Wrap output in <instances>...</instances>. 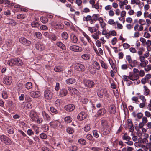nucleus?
Returning <instances> with one entry per match:
<instances>
[{
  "label": "nucleus",
  "mask_w": 151,
  "mask_h": 151,
  "mask_svg": "<svg viewBox=\"0 0 151 151\" xmlns=\"http://www.w3.org/2000/svg\"><path fill=\"white\" fill-rule=\"evenodd\" d=\"M40 29L43 30H47L48 29V27L45 25H42L40 26Z\"/></svg>",
  "instance_id": "obj_62"
},
{
  "label": "nucleus",
  "mask_w": 151,
  "mask_h": 151,
  "mask_svg": "<svg viewBox=\"0 0 151 151\" xmlns=\"http://www.w3.org/2000/svg\"><path fill=\"white\" fill-rule=\"evenodd\" d=\"M0 139L2 142L7 145H10L12 143L11 139L5 135H2L1 136Z\"/></svg>",
  "instance_id": "obj_2"
},
{
  "label": "nucleus",
  "mask_w": 151,
  "mask_h": 151,
  "mask_svg": "<svg viewBox=\"0 0 151 151\" xmlns=\"http://www.w3.org/2000/svg\"><path fill=\"white\" fill-rule=\"evenodd\" d=\"M66 131L69 134H72L74 132L73 129L70 127H68L66 129Z\"/></svg>",
  "instance_id": "obj_39"
},
{
  "label": "nucleus",
  "mask_w": 151,
  "mask_h": 151,
  "mask_svg": "<svg viewBox=\"0 0 151 151\" xmlns=\"http://www.w3.org/2000/svg\"><path fill=\"white\" fill-rule=\"evenodd\" d=\"M9 20H10V22L8 23H9L13 26H15L16 25V22L10 19H9Z\"/></svg>",
  "instance_id": "obj_58"
},
{
  "label": "nucleus",
  "mask_w": 151,
  "mask_h": 151,
  "mask_svg": "<svg viewBox=\"0 0 151 151\" xmlns=\"http://www.w3.org/2000/svg\"><path fill=\"white\" fill-rule=\"evenodd\" d=\"M68 90L70 91V92L73 94L77 93L78 92V91L75 88L68 87Z\"/></svg>",
  "instance_id": "obj_29"
},
{
  "label": "nucleus",
  "mask_w": 151,
  "mask_h": 151,
  "mask_svg": "<svg viewBox=\"0 0 151 151\" xmlns=\"http://www.w3.org/2000/svg\"><path fill=\"white\" fill-rule=\"evenodd\" d=\"M40 26L39 24L36 22H33L32 23V26L33 27H37Z\"/></svg>",
  "instance_id": "obj_41"
},
{
  "label": "nucleus",
  "mask_w": 151,
  "mask_h": 151,
  "mask_svg": "<svg viewBox=\"0 0 151 151\" xmlns=\"http://www.w3.org/2000/svg\"><path fill=\"white\" fill-rule=\"evenodd\" d=\"M126 58L129 64L132 63V60L130 55H127L126 57Z\"/></svg>",
  "instance_id": "obj_45"
},
{
  "label": "nucleus",
  "mask_w": 151,
  "mask_h": 151,
  "mask_svg": "<svg viewBox=\"0 0 151 151\" xmlns=\"http://www.w3.org/2000/svg\"><path fill=\"white\" fill-rule=\"evenodd\" d=\"M101 66L102 68H103L106 69H107L108 66L103 61H101Z\"/></svg>",
  "instance_id": "obj_42"
},
{
  "label": "nucleus",
  "mask_w": 151,
  "mask_h": 151,
  "mask_svg": "<svg viewBox=\"0 0 151 151\" xmlns=\"http://www.w3.org/2000/svg\"><path fill=\"white\" fill-rule=\"evenodd\" d=\"M145 70L147 71L148 72L151 70V65H149L145 67Z\"/></svg>",
  "instance_id": "obj_49"
},
{
  "label": "nucleus",
  "mask_w": 151,
  "mask_h": 151,
  "mask_svg": "<svg viewBox=\"0 0 151 151\" xmlns=\"http://www.w3.org/2000/svg\"><path fill=\"white\" fill-rule=\"evenodd\" d=\"M40 20L42 23L45 24L48 22V20L47 17H42L40 18Z\"/></svg>",
  "instance_id": "obj_33"
},
{
  "label": "nucleus",
  "mask_w": 151,
  "mask_h": 151,
  "mask_svg": "<svg viewBox=\"0 0 151 151\" xmlns=\"http://www.w3.org/2000/svg\"><path fill=\"white\" fill-rule=\"evenodd\" d=\"M25 16L22 14L18 15L17 16V18L19 19H23L25 18Z\"/></svg>",
  "instance_id": "obj_55"
},
{
  "label": "nucleus",
  "mask_w": 151,
  "mask_h": 151,
  "mask_svg": "<svg viewBox=\"0 0 151 151\" xmlns=\"http://www.w3.org/2000/svg\"><path fill=\"white\" fill-rule=\"evenodd\" d=\"M39 92L38 91H33L30 93V96L33 98H36L38 96Z\"/></svg>",
  "instance_id": "obj_19"
},
{
  "label": "nucleus",
  "mask_w": 151,
  "mask_h": 151,
  "mask_svg": "<svg viewBox=\"0 0 151 151\" xmlns=\"http://www.w3.org/2000/svg\"><path fill=\"white\" fill-rule=\"evenodd\" d=\"M78 142L79 143L83 145H86V141L83 139H79Z\"/></svg>",
  "instance_id": "obj_43"
},
{
  "label": "nucleus",
  "mask_w": 151,
  "mask_h": 151,
  "mask_svg": "<svg viewBox=\"0 0 151 151\" xmlns=\"http://www.w3.org/2000/svg\"><path fill=\"white\" fill-rule=\"evenodd\" d=\"M148 63L147 60H145L141 62L140 63V66L142 67H145L146 65Z\"/></svg>",
  "instance_id": "obj_34"
},
{
  "label": "nucleus",
  "mask_w": 151,
  "mask_h": 151,
  "mask_svg": "<svg viewBox=\"0 0 151 151\" xmlns=\"http://www.w3.org/2000/svg\"><path fill=\"white\" fill-rule=\"evenodd\" d=\"M30 116L31 119L34 121H36L38 117L36 113L32 111L30 112Z\"/></svg>",
  "instance_id": "obj_13"
},
{
  "label": "nucleus",
  "mask_w": 151,
  "mask_h": 151,
  "mask_svg": "<svg viewBox=\"0 0 151 151\" xmlns=\"http://www.w3.org/2000/svg\"><path fill=\"white\" fill-rule=\"evenodd\" d=\"M84 82L85 86L90 88L93 87L94 85V83L92 81L86 80Z\"/></svg>",
  "instance_id": "obj_9"
},
{
  "label": "nucleus",
  "mask_w": 151,
  "mask_h": 151,
  "mask_svg": "<svg viewBox=\"0 0 151 151\" xmlns=\"http://www.w3.org/2000/svg\"><path fill=\"white\" fill-rule=\"evenodd\" d=\"M50 110L51 112L53 113H54L56 114L58 113V111L52 107H50Z\"/></svg>",
  "instance_id": "obj_54"
},
{
  "label": "nucleus",
  "mask_w": 151,
  "mask_h": 151,
  "mask_svg": "<svg viewBox=\"0 0 151 151\" xmlns=\"http://www.w3.org/2000/svg\"><path fill=\"white\" fill-rule=\"evenodd\" d=\"M23 108L24 109H30L32 107V105L30 103L28 102H26L24 103Z\"/></svg>",
  "instance_id": "obj_17"
},
{
  "label": "nucleus",
  "mask_w": 151,
  "mask_h": 151,
  "mask_svg": "<svg viewBox=\"0 0 151 151\" xmlns=\"http://www.w3.org/2000/svg\"><path fill=\"white\" fill-rule=\"evenodd\" d=\"M99 15L98 14H94L92 15V17L93 24H94L96 21L98 20V17H99Z\"/></svg>",
  "instance_id": "obj_18"
},
{
  "label": "nucleus",
  "mask_w": 151,
  "mask_h": 151,
  "mask_svg": "<svg viewBox=\"0 0 151 151\" xmlns=\"http://www.w3.org/2000/svg\"><path fill=\"white\" fill-rule=\"evenodd\" d=\"M65 109L67 111H71L74 110L75 106L73 104H70L66 105L65 107Z\"/></svg>",
  "instance_id": "obj_12"
},
{
  "label": "nucleus",
  "mask_w": 151,
  "mask_h": 151,
  "mask_svg": "<svg viewBox=\"0 0 151 151\" xmlns=\"http://www.w3.org/2000/svg\"><path fill=\"white\" fill-rule=\"evenodd\" d=\"M90 124H88L86 125L84 127V130L86 132L88 131L90 129Z\"/></svg>",
  "instance_id": "obj_47"
},
{
  "label": "nucleus",
  "mask_w": 151,
  "mask_h": 151,
  "mask_svg": "<svg viewBox=\"0 0 151 151\" xmlns=\"http://www.w3.org/2000/svg\"><path fill=\"white\" fill-rule=\"evenodd\" d=\"M62 37L65 40H67L68 38V35L67 33L65 32H64L62 34Z\"/></svg>",
  "instance_id": "obj_40"
},
{
  "label": "nucleus",
  "mask_w": 151,
  "mask_h": 151,
  "mask_svg": "<svg viewBox=\"0 0 151 151\" xmlns=\"http://www.w3.org/2000/svg\"><path fill=\"white\" fill-rule=\"evenodd\" d=\"M58 123L52 122L49 123V125L53 128H57L58 127Z\"/></svg>",
  "instance_id": "obj_30"
},
{
  "label": "nucleus",
  "mask_w": 151,
  "mask_h": 151,
  "mask_svg": "<svg viewBox=\"0 0 151 151\" xmlns=\"http://www.w3.org/2000/svg\"><path fill=\"white\" fill-rule=\"evenodd\" d=\"M71 40L74 43H76L78 41V38L77 37L74 35L71 36Z\"/></svg>",
  "instance_id": "obj_32"
},
{
  "label": "nucleus",
  "mask_w": 151,
  "mask_h": 151,
  "mask_svg": "<svg viewBox=\"0 0 151 151\" xmlns=\"http://www.w3.org/2000/svg\"><path fill=\"white\" fill-rule=\"evenodd\" d=\"M102 134L104 135H106L110 133L111 129L109 126L102 128Z\"/></svg>",
  "instance_id": "obj_11"
},
{
  "label": "nucleus",
  "mask_w": 151,
  "mask_h": 151,
  "mask_svg": "<svg viewBox=\"0 0 151 151\" xmlns=\"http://www.w3.org/2000/svg\"><path fill=\"white\" fill-rule=\"evenodd\" d=\"M139 23L141 25H144L146 24L145 21L142 19H140L138 21Z\"/></svg>",
  "instance_id": "obj_48"
},
{
  "label": "nucleus",
  "mask_w": 151,
  "mask_h": 151,
  "mask_svg": "<svg viewBox=\"0 0 151 151\" xmlns=\"http://www.w3.org/2000/svg\"><path fill=\"white\" fill-rule=\"evenodd\" d=\"M7 63L9 65L12 66L16 65L21 66L23 64V63L22 60L19 59L14 58L9 60L8 62Z\"/></svg>",
  "instance_id": "obj_1"
},
{
  "label": "nucleus",
  "mask_w": 151,
  "mask_h": 151,
  "mask_svg": "<svg viewBox=\"0 0 151 151\" xmlns=\"http://www.w3.org/2000/svg\"><path fill=\"white\" fill-rule=\"evenodd\" d=\"M26 87L27 89H29L32 87V83L30 82H28L26 84Z\"/></svg>",
  "instance_id": "obj_38"
},
{
  "label": "nucleus",
  "mask_w": 151,
  "mask_h": 151,
  "mask_svg": "<svg viewBox=\"0 0 151 151\" xmlns=\"http://www.w3.org/2000/svg\"><path fill=\"white\" fill-rule=\"evenodd\" d=\"M53 93L52 91L49 90H45L44 93V96L45 98L48 100H50L52 97Z\"/></svg>",
  "instance_id": "obj_4"
},
{
  "label": "nucleus",
  "mask_w": 151,
  "mask_h": 151,
  "mask_svg": "<svg viewBox=\"0 0 151 151\" xmlns=\"http://www.w3.org/2000/svg\"><path fill=\"white\" fill-rule=\"evenodd\" d=\"M123 46L125 49H128L130 47V45L127 43H124L123 44Z\"/></svg>",
  "instance_id": "obj_64"
},
{
  "label": "nucleus",
  "mask_w": 151,
  "mask_h": 151,
  "mask_svg": "<svg viewBox=\"0 0 151 151\" xmlns=\"http://www.w3.org/2000/svg\"><path fill=\"white\" fill-rule=\"evenodd\" d=\"M76 82V80L74 78H69L66 80V83L69 85L74 83Z\"/></svg>",
  "instance_id": "obj_24"
},
{
  "label": "nucleus",
  "mask_w": 151,
  "mask_h": 151,
  "mask_svg": "<svg viewBox=\"0 0 151 151\" xmlns=\"http://www.w3.org/2000/svg\"><path fill=\"white\" fill-rule=\"evenodd\" d=\"M81 58L84 60H88L90 58V56L88 54H85L82 55Z\"/></svg>",
  "instance_id": "obj_36"
},
{
  "label": "nucleus",
  "mask_w": 151,
  "mask_h": 151,
  "mask_svg": "<svg viewBox=\"0 0 151 151\" xmlns=\"http://www.w3.org/2000/svg\"><path fill=\"white\" fill-rule=\"evenodd\" d=\"M42 128L44 132H47L49 129V127L47 124H45L43 125Z\"/></svg>",
  "instance_id": "obj_51"
},
{
  "label": "nucleus",
  "mask_w": 151,
  "mask_h": 151,
  "mask_svg": "<svg viewBox=\"0 0 151 151\" xmlns=\"http://www.w3.org/2000/svg\"><path fill=\"white\" fill-rule=\"evenodd\" d=\"M68 93L67 91L65 89H62L60 92L59 94L62 96H66Z\"/></svg>",
  "instance_id": "obj_25"
},
{
  "label": "nucleus",
  "mask_w": 151,
  "mask_h": 151,
  "mask_svg": "<svg viewBox=\"0 0 151 151\" xmlns=\"http://www.w3.org/2000/svg\"><path fill=\"white\" fill-rule=\"evenodd\" d=\"M92 20V17L90 15H88L86 17H84L83 19V21H86L87 22L89 21L90 24H93Z\"/></svg>",
  "instance_id": "obj_16"
},
{
  "label": "nucleus",
  "mask_w": 151,
  "mask_h": 151,
  "mask_svg": "<svg viewBox=\"0 0 151 151\" xmlns=\"http://www.w3.org/2000/svg\"><path fill=\"white\" fill-rule=\"evenodd\" d=\"M19 41L22 44L27 46H29L31 44V42L24 37H21L19 39Z\"/></svg>",
  "instance_id": "obj_5"
},
{
  "label": "nucleus",
  "mask_w": 151,
  "mask_h": 151,
  "mask_svg": "<svg viewBox=\"0 0 151 151\" xmlns=\"http://www.w3.org/2000/svg\"><path fill=\"white\" fill-rule=\"evenodd\" d=\"M75 67V68L78 71H84L85 69L84 66L79 63H76Z\"/></svg>",
  "instance_id": "obj_6"
},
{
  "label": "nucleus",
  "mask_w": 151,
  "mask_h": 151,
  "mask_svg": "<svg viewBox=\"0 0 151 151\" xmlns=\"http://www.w3.org/2000/svg\"><path fill=\"white\" fill-rule=\"evenodd\" d=\"M70 151H76L77 150V147L75 146H72L70 147Z\"/></svg>",
  "instance_id": "obj_46"
},
{
  "label": "nucleus",
  "mask_w": 151,
  "mask_h": 151,
  "mask_svg": "<svg viewBox=\"0 0 151 151\" xmlns=\"http://www.w3.org/2000/svg\"><path fill=\"white\" fill-rule=\"evenodd\" d=\"M139 78V75L136 73H133L129 75V79L132 81L137 80Z\"/></svg>",
  "instance_id": "obj_14"
},
{
  "label": "nucleus",
  "mask_w": 151,
  "mask_h": 151,
  "mask_svg": "<svg viewBox=\"0 0 151 151\" xmlns=\"http://www.w3.org/2000/svg\"><path fill=\"white\" fill-rule=\"evenodd\" d=\"M94 64L95 65V66L96 68V69L98 70H99L100 69V67L99 63L96 61H94Z\"/></svg>",
  "instance_id": "obj_59"
},
{
  "label": "nucleus",
  "mask_w": 151,
  "mask_h": 151,
  "mask_svg": "<svg viewBox=\"0 0 151 151\" xmlns=\"http://www.w3.org/2000/svg\"><path fill=\"white\" fill-rule=\"evenodd\" d=\"M40 137L42 139H46L47 138V136L45 133H42L40 134Z\"/></svg>",
  "instance_id": "obj_52"
},
{
  "label": "nucleus",
  "mask_w": 151,
  "mask_h": 151,
  "mask_svg": "<svg viewBox=\"0 0 151 151\" xmlns=\"http://www.w3.org/2000/svg\"><path fill=\"white\" fill-rule=\"evenodd\" d=\"M122 138L123 140L126 141L130 140L131 139V137L127 135V133H125L122 136Z\"/></svg>",
  "instance_id": "obj_26"
},
{
  "label": "nucleus",
  "mask_w": 151,
  "mask_h": 151,
  "mask_svg": "<svg viewBox=\"0 0 151 151\" xmlns=\"http://www.w3.org/2000/svg\"><path fill=\"white\" fill-rule=\"evenodd\" d=\"M144 94L145 95L147 96L149 94L150 90L148 88V87L145 86H144Z\"/></svg>",
  "instance_id": "obj_28"
},
{
  "label": "nucleus",
  "mask_w": 151,
  "mask_h": 151,
  "mask_svg": "<svg viewBox=\"0 0 151 151\" xmlns=\"http://www.w3.org/2000/svg\"><path fill=\"white\" fill-rule=\"evenodd\" d=\"M116 108L113 105H111L109 108V111L110 114H114L116 112Z\"/></svg>",
  "instance_id": "obj_15"
},
{
  "label": "nucleus",
  "mask_w": 151,
  "mask_h": 151,
  "mask_svg": "<svg viewBox=\"0 0 151 151\" xmlns=\"http://www.w3.org/2000/svg\"><path fill=\"white\" fill-rule=\"evenodd\" d=\"M12 77L10 76H8L4 78L3 82L6 84L10 85L12 82Z\"/></svg>",
  "instance_id": "obj_7"
},
{
  "label": "nucleus",
  "mask_w": 151,
  "mask_h": 151,
  "mask_svg": "<svg viewBox=\"0 0 151 151\" xmlns=\"http://www.w3.org/2000/svg\"><path fill=\"white\" fill-rule=\"evenodd\" d=\"M70 48L71 50L77 52H81L82 50L81 47L77 45L70 46Z\"/></svg>",
  "instance_id": "obj_8"
},
{
  "label": "nucleus",
  "mask_w": 151,
  "mask_h": 151,
  "mask_svg": "<svg viewBox=\"0 0 151 151\" xmlns=\"http://www.w3.org/2000/svg\"><path fill=\"white\" fill-rule=\"evenodd\" d=\"M101 124L102 127V128L106 127L107 126H109L108 125V124L107 121L105 120H102L101 121Z\"/></svg>",
  "instance_id": "obj_31"
},
{
  "label": "nucleus",
  "mask_w": 151,
  "mask_h": 151,
  "mask_svg": "<svg viewBox=\"0 0 151 151\" xmlns=\"http://www.w3.org/2000/svg\"><path fill=\"white\" fill-rule=\"evenodd\" d=\"M54 70L56 72H60L62 70V69L60 67L57 66L55 67Z\"/></svg>",
  "instance_id": "obj_44"
},
{
  "label": "nucleus",
  "mask_w": 151,
  "mask_h": 151,
  "mask_svg": "<svg viewBox=\"0 0 151 151\" xmlns=\"http://www.w3.org/2000/svg\"><path fill=\"white\" fill-rule=\"evenodd\" d=\"M91 37L95 40H97L99 39V36L96 33L92 35Z\"/></svg>",
  "instance_id": "obj_53"
},
{
  "label": "nucleus",
  "mask_w": 151,
  "mask_h": 151,
  "mask_svg": "<svg viewBox=\"0 0 151 151\" xmlns=\"http://www.w3.org/2000/svg\"><path fill=\"white\" fill-rule=\"evenodd\" d=\"M2 97L4 99H6L8 97L7 92L5 91H4L2 93Z\"/></svg>",
  "instance_id": "obj_56"
},
{
  "label": "nucleus",
  "mask_w": 151,
  "mask_h": 151,
  "mask_svg": "<svg viewBox=\"0 0 151 151\" xmlns=\"http://www.w3.org/2000/svg\"><path fill=\"white\" fill-rule=\"evenodd\" d=\"M145 115L148 117L151 118V114L148 111H145Z\"/></svg>",
  "instance_id": "obj_61"
},
{
  "label": "nucleus",
  "mask_w": 151,
  "mask_h": 151,
  "mask_svg": "<svg viewBox=\"0 0 151 151\" xmlns=\"http://www.w3.org/2000/svg\"><path fill=\"white\" fill-rule=\"evenodd\" d=\"M106 113V111L104 109H102L99 110L97 115L98 116H103Z\"/></svg>",
  "instance_id": "obj_20"
},
{
  "label": "nucleus",
  "mask_w": 151,
  "mask_h": 151,
  "mask_svg": "<svg viewBox=\"0 0 151 151\" xmlns=\"http://www.w3.org/2000/svg\"><path fill=\"white\" fill-rule=\"evenodd\" d=\"M48 38L53 41H55L57 39L56 36L54 34H52L51 35L49 36Z\"/></svg>",
  "instance_id": "obj_37"
},
{
  "label": "nucleus",
  "mask_w": 151,
  "mask_h": 151,
  "mask_svg": "<svg viewBox=\"0 0 151 151\" xmlns=\"http://www.w3.org/2000/svg\"><path fill=\"white\" fill-rule=\"evenodd\" d=\"M102 34L103 35H105V37L107 38H109V37L111 36L110 33H108L106 31V29H103Z\"/></svg>",
  "instance_id": "obj_21"
},
{
  "label": "nucleus",
  "mask_w": 151,
  "mask_h": 151,
  "mask_svg": "<svg viewBox=\"0 0 151 151\" xmlns=\"http://www.w3.org/2000/svg\"><path fill=\"white\" fill-rule=\"evenodd\" d=\"M27 133V134L29 135H32L34 134L33 132L31 129L28 130Z\"/></svg>",
  "instance_id": "obj_63"
},
{
  "label": "nucleus",
  "mask_w": 151,
  "mask_h": 151,
  "mask_svg": "<svg viewBox=\"0 0 151 151\" xmlns=\"http://www.w3.org/2000/svg\"><path fill=\"white\" fill-rule=\"evenodd\" d=\"M35 47L37 49L40 50H43L44 49V45L39 43L37 44Z\"/></svg>",
  "instance_id": "obj_22"
},
{
  "label": "nucleus",
  "mask_w": 151,
  "mask_h": 151,
  "mask_svg": "<svg viewBox=\"0 0 151 151\" xmlns=\"http://www.w3.org/2000/svg\"><path fill=\"white\" fill-rule=\"evenodd\" d=\"M6 42L8 45L9 46L12 45H13L12 42L11 40L7 39L6 40Z\"/></svg>",
  "instance_id": "obj_57"
},
{
  "label": "nucleus",
  "mask_w": 151,
  "mask_h": 151,
  "mask_svg": "<svg viewBox=\"0 0 151 151\" xmlns=\"http://www.w3.org/2000/svg\"><path fill=\"white\" fill-rule=\"evenodd\" d=\"M51 24L55 28L58 29H63L64 27L63 24L59 22L53 21L51 23Z\"/></svg>",
  "instance_id": "obj_3"
},
{
  "label": "nucleus",
  "mask_w": 151,
  "mask_h": 151,
  "mask_svg": "<svg viewBox=\"0 0 151 151\" xmlns=\"http://www.w3.org/2000/svg\"><path fill=\"white\" fill-rule=\"evenodd\" d=\"M8 132L11 134H12L14 132V129L11 127H9L8 129Z\"/></svg>",
  "instance_id": "obj_50"
},
{
  "label": "nucleus",
  "mask_w": 151,
  "mask_h": 151,
  "mask_svg": "<svg viewBox=\"0 0 151 151\" xmlns=\"http://www.w3.org/2000/svg\"><path fill=\"white\" fill-rule=\"evenodd\" d=\"M56 45L62 49L63 50H65L66 47L61 42H57L56 43Z\"/></svg>",
  "instance_id": "obj_23"
},
{
  "label": "nucleus",
  "mask_w": 151,
  "mask_h": 151,
  "mask_svg": "<svg viewBox=\"0 0 151 151\" xmlns=\"http://www.w3.org/2000/svg\"><path fill=\"white\" fill-rule=\"evenodd\" d=\"M93 133L94 136L96 137L97 138L99 137V135L97 132V131L96 130H94L93 131Z\"/></svg>",
  "instance_id": "obj_60"
},
{
  "label": "nucleus",
  "mask_w": 151,
  "mask_h": 151,
  "mask_svg": "<svg viewBox=\"0 0 151 151\" xmlns=\"http://www.w3.org/2000/svg\"><path fill=\"white\" fill-rule=\"evenodd\" d=\"M42 115L45 119L48 121L50 120V116L45 111H43L42 113Z\"/></svg>",
  "instance_id": "obj_27"
},
{
  "label": "nucleus",
  "mask_w": 151,
  "mask_h": 151,
  "mask_svg": "<svg viewBox=\"0 0 151 151\" xmlns=\"http://www.w3.org/2000/svg\"><path fill=\"white\" fill-rule=\"evenodd\" d=\"M64 120L66 123L70 122L72 121V119L70 116H67L65 117Z\"/></svg>",
  "instance_id": "obj_35"
},
{
  "label": "nucleus",
  "mask_w": 151,
  "mask_h": 151,
  "mask_svg": "<svg viewBox=\"0 0 151 151\" xmlns=\"http://www.w3.org/2000/svg\"><path fill=\"white\" fill-rule=\"evenodd\" d=\"M86 117V114L85 112H82L79 114L77 118L79 120L81 121L85 119Z\"/></svg>",
  "instance_id": "obj_10"
}]
</instances>
